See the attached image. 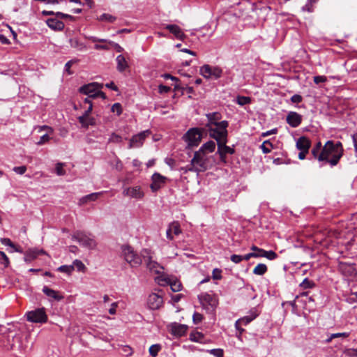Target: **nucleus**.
Listing matches in <instances>:
<instances>
[{
    "label": "nucleus",
    "instance_id": "obj_1",
    "mask_svg": "<svg viewBox=\"0 0 357 357\" xmlns=\"http://www.w3.org/2000/svg\"><path fill=\"white\" fill-rule=\"evenodd\" d=\"M215 149V143L211 140L204 143L198 151L193 153L190 163L195 171L204 172L215 164L214 156L211 155Z\"/></svg>",
    "mask_w": 357,
    "mask_h": 357
},
{
    "label": "nucleus",
    "instance_id": "obj_2",
    "mask_svg": "<svg viewBox=\"0 0 357 357\" xmlns=\"http://www.w3.org/2000/svg\"><path fill=\"white\" fill-rule=\"evenodd\" d=\"M324 155L326 158L324 160L325 163L329 164L331 167L336 166L344 155L342 142L328 140L324 146Z\"/></svg>",
    "mask_w": 357,
    "mask_h": 357
},
{
    "label": "nucleus",
    "instance_id": "obj_3",
    "mask_svg": "<svg viewBox=\"0 0 357 357\" xmlns=\"http://www.w3.org/2000/svg\"><path fill=\"white\" fill-rule=\"evenodd\" d=\"M202 134L201 130L197 128H190L182 137L183 140L186 143L185 149L187 151L198 146L201 142ZM189 154L188 152H187Z\"/></svg>",
    "mask_w": 357,
    "mask_h": 357
},
{
    "label": "nucleus",
    "instance_id": "obj_4",
    "mask_svg": "<svg viewBox=\"0 0 357 357\" xmlns=\"http://www.w3.org/2000/svg\"><path fill=\"white\" fill-rule=\"evenodd\" d=\"M121 251L124 259L131 267H139L142 264L143 259L142 253L140 255H137L131 246L123 245L121 246Z\"/></svg>",
    "mask_w": 357,
    "mask_h": 357
},
{
    "label": "nucleus",
    "instance_id": "obj_5",
    "mask_svg": "<svg viewBox=\"0 0 357 357\" xmlns=\"http://www.w3.org/2000/svg\"><path fill=\"white\" fill-rule=\"evenodd\" d=\"M72 238L79 242L83 247L89 250H94L97 246V243L95 240L94 236L91 233L76 231L73 233Z\"/></svg>",
    "mask_w": 357,
    "mask_h": 357
},
{
    "label": "nucleus",
    "instance_id": "obj_6",
    "mask_svg": "<svg viewBox=\"0 0 357 357\" xmlns=\"http://www.w3.org/2000/svg\"><path fill=\"white\" fill-rule=\"evenodd\" d=\"M142 256L150 272L158 275L162 273L163 267L157 261L153 260L150 250L147 249L143 250L142 251Z\"/></svg>",
    "mask_w": 357,
    "mask_h": 357
},
{
    "label": "nucleus",
    "instance_id": "obj_7",
    "mask_svg": "<svg viewBox=\"0 0 357 357\" xmlns=\"http://www.w3.org/2000/svg\"><path fill=\"white\" fill-rule=\"evenodd\" d=\"M200 73L206 79L213 77L218 79L222 75V69L218 66H211L208 64H205L200 68Z\"/></svg>",
    "mask_w": 357,
    "mask_h": 357
},
{
    "label": "nucleus",
    "instance_id": "obj_8",
    "mask_svg": "<svg viewBox=\"0 0 357 357\" xmlns=\"http://www.w3.org/2000/svg\"><path fill=\"white\" fill-rule=\"evenodd\" d=\"M26 316L27 320L33 323L43 324L46 323L47 321V316L44 307L29 311L26 314Z\"/></svg>",
    "mask_w": 357,
    "mask_h": 357
},
{
    "label": "nucleus",
    "instance_id": "obj_9",
    "mask_svg": "<svg viewBox=\"0 0 357 357\" xmlns=\"http://www.w3.org/2000/svg\"><path fill=\"white\" fill-rule=\"evenodd\" d=\"M103 86L102 84L98 82H91L87 84H84L79 89V93L92 98V99L96 98V93L98 89H101Z\"/></svg>",
    "mask_w": 357,
    "mask_h": 357
},
{
    "label": "nucleus",
    "instance_id": "obj_10",
    "mask_svg": "<svg viewBox=\"0 0 357 357\" xmlns=\"http://www.w3.org/2000/svg\"><path fill=\"white\" fill-rule=\"evenodd\" d=\"M151 134L149 130H144L134 136L130 139L129 149L140 147L142 146L145 139Z\"/></svg>",
    "mask_w": 357,
    "mask_h": 357
},
{
    "label": "nucleus",
    "instance_id": "obj_11",
    "mask_svg": "<svg viewBox=\"0 0 357 357\" xmlns=\"http://www.w3.org/2000/svg\"><path fill=\"white\" fill-rule=\"evenodd\" d=\"M156 280L160 285H169L173 292L178 291V283L172 277L162 275L157 277Z\"/></svg>",
    "mask_w": 357,
    "mask_h": 357
},
{
    "label": "nucleus",
    "instance_id": "obj_12",
    "mask_svg": "<svg viewBox=\"0 0 357 357\" xmlns=\"http://www.w3.org/2000/svg\"><path fill=\"white\" fill-rule=\"evenodd\" d=\"M251 250L254 251L256 255V258L266 257L269 260H274L278 258V255L273 250L266 251L262 248H259L256 245H252Z\"/></svg>",
    "mask_w": 357,
    "mask_h": 357
},
{
    "label": "nucleus",
    "instance_id": "obj_13",
    "mask_svg": "<svg viewBox=\"0 0 357 357\" xmlns=\"http://www.w3.org/2000/svg\"><path fill=\"white\" fill-rule=\"evenodd\" d=\"M338 269L344 275L347 277H356L357 275V271L354 264L340 262Z\"/></svg>",
    "mask_w": 357,
    "mask_h": 357
},
{
    "label": "nucleus",
    "instance_id": "obj_14",
    "mask_svg": "<svg viewBox=\"0 0 357 357\" xmlns=\"http://www.w3.org/2000/svg\"><path fill=\"white\" fill-rule=\"evenodd\" d=\"M163 303V298L161 295L155 293L151 294L147 300V305L151 310L159 309Z\"/></svg>",
    "mask_w": 357,
    "mask_h": 357
},
{
    "label": "nucleus",
    "instance_id": "obj_15",
    "mask_svg": "<svg viewBox=\"0 0 357 357\" xmlns=\"http://www.w3.org/2000/svg\"><path fill=\"white\" fill-rule=\"evenodd\" d=\"M259 315L257 308H252L250 310L249 314L245 316L236 321L235 326L236 329H239V325H247L254 320Z\"/></svg>",
    "mask_w": 357,
    "mask_h": 357
},
{
    "label": "nucleus",
    "instance_id": "obj_16",
    "mask_svg": "<svg viewBox=\"0 0 357 357\" xmlns=\"http://www.w3.org/2000/svg\"><path fill=\"white\" fill-rule=\"evenodd\" d=\"M286 121L291 127L297 128L302 122V116L296 112H289Z\"/></svg>",
    "mask_w": 357,
    "mask_h": 357
},
{
    "label": "nucleus",
    "instance_id": "obj_17",
    "mask_svg": "<svg viewBox=\"0 0 357 357\" xmlns=\"http://www.w3.org/2000/svg\"><path fill=\"white\" fill-rule=\"evenodd\" d=\"M42 291L49 298L50 301H61L64 298L59 291L50 289L47 286H44Z\"/></svg>",
    "mask_w": 357,
    "mask_h": 357
},
{
    "label": "nucleus",
    "instance_id": "obj_18",
    "mask_svg": "<svg viewBox=\"0 0 357 357\" xmlns=\"http://www.w3.org/2000/svg\"><path fill=\"white\" fill-rule=\"evenodd\" d=\"M165 177L158 173H155L152 176V183L150 185L153 192L158 190L165 183Z\"/></svg>",
    "mask_w": 357,
    "mask_h": 357
},
{
    "label": "nucleus",
    "instance_id": "obj_19",
    "mask_svg": "<svg viewBox=\"0 0 357 357\" xmlns=\"http://www.w3.org/2000/svg\"><path fill=\"white\" fill-rule=\"evenodd\" d=\"M311 153L314 158L319 162H324L326 158L324 157V146L321 142H318L312 149Z\"/></svg>",
    "mask_w": 357,
    "mask_h": 357
},
{
    "label": "nucleus",
    "instance_id": "obj_20",
    "mask_svg": "<svg viewBox=\"0 0 357 357\" xmlns=\"http://www.w3.org/2000/svg\"><path fill=\"white\" fill-rule=\"evenodd\" d=\"M199 300L200 303L204 305H208L214 310L217 305V301L213 296L209 294L204 293L199 296Z\"/></svg>",
    "mask_w": 357,
    "mask_h": 357
},
{
    "label": "nucleus",
    "instance_id": "obj_21",
    "mask_svg": "<svg viewBox=\"0 0 357 357\" xmlns=\"http://www.w3.org/2000/svg\"><path fill=\"white\" fill-rule=\"evenodd\" d=\"M123 195L126 196H130L136 199H141L144 196L143 192L141 190L139 186H135L133 188H128L123 190Z\"/></svg>",
    "mask_w": 357,
    "mask_h": 357
},
{
    "label": "nucleus",
    "instance_id": "obj_22",
    "mask_svg": "<svg viewBox=\"0 0 357 357\" xmlns=\"http://www.w3.org/2000/svg\"><path fill=\"white\" fill-rule=\"evenodd\" d=\"M296 146L298 150L308 153L311 146V142L307 137L302 136L298 139Z\"/></svg>",
    "mask_w": 357,
    "mask_h": 357
},
{
    "label": "nucleus",
    "instance_id": "obj_23",
    "mask_svg": "<svg viewBox=\"0 0 357 357\" xmlns=\"http://www.w3.org/2000/svg\"><path fill=\"white\" fill-rule=\"evenodd\" d=\"M208 130L209 131L210 137L216 141L222 139V138H226L228 135L227 130H220L218 128H208Z\"/></svg>",
    "mask_w": 357,
    "mask_h": 357
},
{
    "label": "nucleus",
    "instance_id": "obj_24",
    "mask_svg": "<svg viewBox=\"0 0 357 357\" xmlns=\"http://www.w3.org/2000/svg\"><path fill=\"white\" fill-rule=\"evenodd\" d=\"M46 23L50 29L54 31H61L64 28L63 22L56 18L47 19Z\"/></svg>",
    "mask_w": 357,
    "mask_h": 357
},
{
    "label": "nucleus",
    "instance_id": "obj_25",
    "mask_svg": "<svg viewBox=\"0 0 357 357\" xmlns=\"http://www.w3.org/2000/svg\"><path fill=\"white\" fill-rule=\"evenodd\" d=\"M206 116L208 119V123H206V127L208 128H212L211 126H215L221 119V114L219 112L208 113Z\"/></svg>",
    "mask_w": 357,
    "mask_h": 357
},
{
    "label": "nucleus",
    "instance_id": "obj_26",
    "mask_svg": "<svg viewBox=\"0 0 357 357\" xmlns=\"http://www.w3.org/2000/svg\"><path fill=\"white\" fill-rule=\"evenodd\" d=\"M102 194H103V192H93V193L87 195L86 196H84L79 199V204L83 205L89 202L96 201Z\"/></svg>",
    "mask_w": 357,
    "mask_h": 357
},
{
    "label": "nucleus",
    "instance_id": "obj_27",
    "mask_svg": "<svg viewBox=\"0 0 357 357\" xmlns=\"http://www.w3.org/2000/svg\"><path fill=\"white\" fill-rule=\"evenodd\" d=\"M78 121L79 123L82 125V127L88 128L89 126H94L96 124V120L93 117L88 116H79Z\"/></svg>",
    "mask_w": 357,
    "mask_h": 357
},
{
    "label": "nucleus",
    "instance_id": "obj_28",
    "mask_svg": "<svg viewBox=\"0 0 357 357\" xmlns=\"http://www.w3.org/2000/svg\"><path fill=\"white\" fill-rule=\"evenodd\" d=\"M172 234L176 236L178 235V222H174L169 225V228L167 229L166 232L167 238L169 240H172Z\"/></svg>",
    "mask_w": 357,
    "mask_h": 357
},
{
    "label": "nucleus",
    "instance_id": "obj_29",
    "mask_svg": "<svg viewBox=\"0 0 357 357\" xmlns=\"http://www.w3.org/2000/svg\"><path fill=\"white\" fill-rule=\"evenodd\" d=\"M117 70L119 72L124 71L128 68V64L123 55L120 54L116 57Z\"/></svg>",
    "mask_w": 357,
    "mask_h": 357
},
{
    "label": "nucleus",
    "instance_id": "obj_30",
    "mask_svg": "<svg viewBox=\"0 0 357 357\" xmlns=\"http://www.w3.org/2000/svg\"><path fill=\"white\" fill-rule=\"evenodd\" d=\"M268 271L267 266L264 264H259L253 269V274L257 275H263Z\"/></svg>",
    "mask_w": 357,
    "mask_h": 357
},
{
    "label": "nucleus",
    "instance_id": "obj_31",
    "mask_svg": "<svg viewBox=\"0 0 357 357\" xmlns=\"http://www.w3.org/2000/svg\"><path fill=\"white\" fill-rule=\"evenodd\" d=\"M69 43L71 47L75 48L77 50L82 51L85 49V45L80 43L77 38H72L69 39Z\"/></svg>",
    "mask_w": 357,
    "mask_h": 357
},
{
    "label": "nucleus",
    "instance_id": "obj_32",
    "mask_svg": "<svg viewBox=\"0 0 357 357\" xmlns=\"http://www.w3.org/2000/svg\"><path fill=\"white\" fill-rule=\"evenodd\" d=\"M204 335L200 332H192L190 334V340L193 342L203 343Z\"/></svg>",
    "mask_w": 357,
    "mask_h": 357
},
{
    "label": "nucleus",
    "instance_id": "obj_33",
    "mask_svg": "<svg viewBox=\"0 0 357 357\" xmlns=\"http://www.w3.org/2000/svg\"><path fill=\"white\" fill-rule=\"evenodd\" d=\"M222 151V155L220 156V161L223 163H226L227 162L226 155L227 154H230V155L234 154L235 149L234 148L227 146L224 148V149Z\"/></svg>",
    "mask_w": 357,
    "mask_h": 357
},
{
    "label": "nucleus",
    "instance_id": "obj_34",
    "mask_svg": "<svg viewBox=\"0 0 357 357\" xmlns=\"http://www.w3.org/2000/svg\"><path fill=\"white\" fill-rule=\"evenodd\" d=\"M38 254L39 252L37 250H30L24 254V261L31 262L38 257Z\"/></svg>",
    "mask_w": 357,
    "mask_h": 357
},
{
    "label": "nucleus",
    "instance_id": "obj_35",
    "mask_svg": "<svg viewBox=\"0 0 357 357\" xmlns=\"http://www.w3.org/2000/svg\"><path fill=\"white\" fill-rule=\"evenodd\" d=\"M216 142H217V145H218V151H217L216 153L218 154L219 156H222V151L224 149V148L225 146H227V137L222 138V139L218 140Z\"/></svg>",
    "mask_w": 357,
    "mask_h": 357
},
{
    "label": "nucleus",
    "instance_id": "obj_36",
    "mask_svg": "<svg viewBox=\"0 0 357 357\" xmlns=\"http://www.w3.org/2000/svg\"><path fill=\"white\" fill-rule=\"evenodd\" d=\"M79 62V60L77 59H71L70 61H68L66 64H65V66H64V72L66 73L68 75H73L74 73L73 71H72L70 70L71 67L73 66V65Z\"/></svg>",
    "mask_w": 357,
    "mask_h": 357
},
{
    "label": "nucleus",
    "instance_id": "obj_37",
    "mask_svg": "<svg viewBox=\"0 0 357 357\" xmlns=\"http://www.w3.org/2000/svg\"><path fill=\"white\" fill-rule=\"evenodd\" d=\"M252 99L249 96H238L236 97V102L239 105L243 106L251 103Z\"/></svg>",
    "mask_w": 357,
    "mask_h": 357
},
{
    "label": "nucleus",
    "instance_id": "obj_38",
    "mask_svg": "<svg viewBox=\"0 0 357 357\" xmlns=\"http://www.w3.org/2000/svg\"><path fill=\"white\" fill-rule=\"evenodd\" d=\"M260 147L264 153H269L271 151L273 145L269 140H266L262 143Z\"/></svg>",
    "mask_w": 357,
    "mask_h": 357
},
{
    "label": "nucleus",
    "instance_id": "obj_39",
    "mask_svg": "<svg viewBox=\"0 0 357 357\" xmlns=\"http://www.w3.org/2000/svg\"><path fill=\"white\" fill-rule=\"evenodd\" d=\"M317 1H318V0H307L306 4L302 7V10L305 11H305L309 12V13L312 12L314 10L313 6Z\"/></svg>",
    "mask_w": 357,
    "mask_h": 357
},
{
    "label": "nucleus",
    "instance_id": "obj_40",
    "mask_svg": "<svg viewBox=\"0 0 357 357\" xmlns=\"http://www.w3.org/2000/svg\"><path fill=\"white\" fill-rule=\"evenodd\" d=\"M1 242L2 244L5 245H8L12 248L14 249V251L15 252H22V250L20 249H19L18 248H17L14 243L10 241V238H1Z\"/></svg>",
    "mask_w": 357,
    "mask_h": 357
},
{
    "label": "nucleus",
    "instance_id": "obj_41",
    "mask_svg": "<svg viewBox=\"0 0 357 357\" xmlns=\"http://www.w3.org/2000/svg\"><path fill=\"white\" fill-rule=\"evenodd\" d=\"M161 345L159 344H153L149 348V354L152 357L157 356L158 352L161 350Z\"/></svg>",
    "mask_w": 357,
    "mask_h": 357
},
{
    "label": "nucleus",
    "instance_id": "obj_42",
    "mask_svg": "<svg viewBox=\"0 0 357 357\" xmlns=\"http://www.w3.org/2000/svg\"><path fill=\"white\" fill-rule=\"evenodd\" d=\"M300 287L303 289H311L315 287V283L309 280L308 278H305L303 281L301 283Z\"/></svg>",
    "mask_w": 357,
    "mask_h": 357
},
{
    "label": "nucleus",
    "instance_id": "obj_43",
    "mask_svg": "<svg viewBox=\"0 0 357 357\" xmlns=\"http://www.w3.org/2000/svg\"><path fill=\"white\" fill-rule=\"evenodd\" d=\"M349 333H333L331 334V336L326 340V342L327 343L331 342L333 339L337 338V337H348L349 336Z\"/></svg>",
    "mask_w": 357,
    "mask_h": 357
},
{
    "label": "nucleus",
    "instance_id": "obj_44",
    "mask_svg": "<svg viewBox=\"0 0 357 357\" xmlns=\"http://www.w3.org/2000/svg\"><path fill=\"white\" fill-rule=\"evenodd\" d=\"M168 330L173 336L176 337L178 335V325L177 323L174 322L169 324L168 326Z\"/></svg>",
    "mask_w": 357,
    "mask_h": 357
},
{
    "label": "nucleus",
    "instance_id": "obj_45",
    "mask_svg": "<svg viewBox=\"0 0 357 357\" xmlns=\"http://www.w3.org/2000/svg\"><path fill=\"white\" fill-rule=\"evenodd\" d=\"M0 264L3 265L5 268L10 264V261L5 252L0 251Z\"/></svg>",
    "mask_w": 357,
    "mask_h": 357
},
{
    "label": "nucleus",
    "instance_id": "obj_46",
    "mask_svg": "<svg viewBox=\"0 0 357 357\" xmlns=\"http://www.w3.org/2000/svg\"><path fill=\"white\" fill-rule=\"evenodd\" d=\"M98 20L100 21H107L109 22H114L116 20V17L110 14L103 13L99 17Z\"/></svg>",
    "mask_w": 357,
    "mask_h": 357
},
{
    "label": "nucleus",
    "instance_id": "obj_47",
    "mask_svg": "<svg viewBox=\"0 0 357 357\" xmlns=\"http://www.w3.org/2000/svg\"><path fill=\"white\" fill-rule=\"evenodd\" d=\"M165 29L169 30L173 33L176 38H178V27L175 24H167L165 26Z\"/></svg>",
    "mask_w": 357,
    "mask_h": 357
},
{
    "label": "nucleus",
    "instance_id": "obj_48",
    "mask_svg": "<svg viewBox=\"0 0 357 357\" xmlns=\"http://www.w3.org/2000/svg\"><path fill=\"white\" fill-rule=\"evenodd\" d=\"M73 267L76 268L77 269L78 271H82V272H84L85 269H86V266L85 265L83 264V262L80 260H78V259H75L74 261H73Z\"/></svg>",
    "mask_w": 357,
    "mask_h": 357
},
{
    "label": "nucleus",
    "instance_id": "obj_49",
    "mask_svg": "<svg viewBox=\"0 0 357 357\" xmlns=\"http://www.w3.org/2000/svg\"><path fill=\"white\" fill-rule=\"evenodd\" d=\"M121 141H122V137L120 135H119L114 132H113L110 135V137L108 139L109 143H116L117 144V143L121 142Z\"/></svg>",
    "mask_w": 357,
    "mask_h": 357
},
{
    "label": "nucleus",
    "instance_id": "obj_50",
    "mask_svg": "<svg viewBox=\"0 0 357 357\" xmlns=\"http://www.w3.org/2000/svg\"><path fill=\"white\" fill-rule=\"evenodd\" d=\"M74 270L73 266H61L58 268V271L62 273H66L68 274L71 273V272Z\"/></svg>",
    "mask_w": 357,
    "mask_h": 357
},
{
    "label": "nucleus",
    "instance_id": "obj_51",
    "mask_svg": "<svg viewBox=\"0 0 357 357\" xmlns=\"http://www.w3.org/2000/svg\"><path fill=\"white\" fill-rule=\"evenodd\" d=\"M112 112H116L117 115L119 116L122 113L121 105L119 102L114 103L111 108Z\"/></svg>",
    "mask_w": 357,
    "mask_h": 357
},
{
    "label": "nucleus",
    "instance_id": "obj_52",
    "mask_svg": "<svg viewBox=\"0 0 357 357\" xmlns=\"http://www.w3.org/2000/svg\"><path fill=\"white\" fill-rule=\"evenodd\" d=\"M215 128H218L220 130L225 131L227 130V128L229 126L227 121H222L220 122H218L215 125Z\"/></svg>",
    "mask_w": 357,
    "mask_h": 357
},
{
    "label": "nucleus",
    "instance_id": "obj_53",
    "mask_svg": "<svg viewBox=\"0 0 357 357\" xmlns=\"http://www.w3.org/2000/svg\"><path fill=\"white\" fill-rule=\"evenodd\" d=\"M209 353L215 357H224V351L222 349H213L209 351Z\"/></svg>",
    "mask_w": 357,
    "mask_h": 357
},
{
    "label": "nucleus",
    "instance_id": "obj_54",
    "mask_svg": "<svg viewBox=\"0 0 357 357\" xmlns=\"http://www.w3.org/2000/svg\"><path fill=\"white\" fill-rule=\"evenodd\" d=\"M180 92L181 95L185 93L190 94L194 92V89L192 86L184 87L180 85Z\"/></svg>",
    "mask_w": 357,
    "mask_h": 357
},
{
    "label": "nucleus",
    "instance_id": "obj_55",
    "mask_svg": "<svg viewBox=\"0 0 357 357\" xmlns=\"http://www.w3.org/2000/svg\"><path fill=\"white\" fill-rule=\"evenodd\" d=\"M344 354L349 357H357V348L356 349H347L344 351Z\"/></svg>",
    "mask_w": 357,
    "mask_h": 357
},
{
    "label": "nucleus",
    "instance_id": "obj_56",
    "mask_svg": "<svg viewBox=\"0 0 357 357\" xmlns=\"http://www.w3.org/2000/svg\"><path fill=\"white\" fill-rule=\"evenodd\" d=\"M179 47H180V53H187L192 56H196L195 52L192 51V50L188 49L187 47H183L182 43H180Z\"/></svg>",
    "mask_w": 357,
    "mask_h": 357
},
{
    "label": "nucleus",
    "instance_id": "obj_57",
    "mask_svg": "<svg viewBox=\"0 0 357 357\" xmlns=\"http://www.w3.org/2000/svg\"><path fill=\"white\" fill-rule=\"evenodd\" d=\"M314 82L317 84H319L320 83H324V82H326L327 81V78L326 76H323V75H317V76H314Z\"/></svg>",
    "mask_w": 357,
    "mask_h": 357
},
{
    "label": "nucleus",
    "instance_id": "obj_58",
    "mask_svg": "<svg viewBox=\"0 0 357 357\" xmlns=\"http://www.w3.org/2000/svg\"><path fill=\"white\" fill-rule=\"evenodd\" d=\"M16 174L22 175L24 174L26 171V167L24 165L20 166V167H15L13 169Z\"/></svg>",
    "mask_w": 357,
    "mask_h": 357
},
{
    "label": "nucleus",
    "instance_id": "obj_59",
    "mask_svg": "<svg viewBox=\"0 0 357 357\" xmlns=\"http://www.w3.org/2000/svg\"><path fill=\"white\" fill-rule=\"evenodd\" d=\"M63 165L62 163H57L56 165V173L59 176H62L66 174L65 170L63 168Z\"/></svg>",
    "mask_w": 357,
    "mask_h": 357
},
{
    "label": "nucleus",
    "instance_id": "obj_60",
    "mask_svg": "<svg viewBox=\"0 0 357 357\" xmlns=\"http://www.w3.org/2000/svg\"><path fill=\"white\" fill-rule=\"evenodd\" d=\"M193 322L196 324L200 323L203 319V316L202 314L198 312H195L192 316Z\"/></svg>",
    "mask_w": 357,
    "mask_h": 357
},
{
    "label": "nucleus",
    "instance_id": "obj_61",
    "mask_svg": "<svg viewBox=\"0 0 357 357\" xmlns=\"http://www.w3.org/2000/svg\"><path fill=\"white\" fill-rule=\"evenodd\" d=\"M192 59H187V58H184L183 56L181 55L180 54V61H181V65L183 66H189L190 64V63L192 62Z\"/></svg>",
    "mask_w": 357,
    "mask_h": 357
},
{
    "label": "nucleus",
    "instance_id": "obj_62",
    "mask_svg": "<svg viewBox=\"0 0 357 357\" xmlns=\"http://www.w3.org/2000/svg\"><path fill=\"white\" fill-rule=\"evenodd\" d=\"M291 101L293 103H300L303 101V97L299 94H294L291 96Z\"/></svg>",
    "mask_w": 357,
    "mask_h": 357
},
{
    "label": "nucleus",
    "instance_id": "obj_63",
    "mask_svg": "<svg viewBox=\"0 0 357 357\" xmlns=\"http://www.w3.org/2000/svg\"><path fill=\"white\" fill-rule=\"evenodd\" d=\"M230 259L232 262L235 264H238L243 260V256L238 255H232L230 257Z\"/></svg>",
    "mask_w": 357,
    "mask_h": 357
},
{
    "label": "nucleus",
    "instance_id": "obj_64",
    "mask_svg": "<svg viewBox=\"0 0 357 357\" xmlns=\"http://www.w3.org/2000/svg\"><path fill=\"white\" fill-rule=\"evenodd\" d=\"M222 271L218 268H215L213 271V278L214 280H220L222 278L221 275Z\"/></svg>",
    "mask_w": 357,
    "mask_h": 357
}]
</instances>
